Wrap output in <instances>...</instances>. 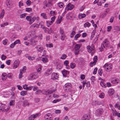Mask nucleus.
I'll list each match as a JSON object with an SVG mask.
<instances>
[{
    "instance_id": "f257e3e1",
    "label": "nucleus",
    "mask_w": 120,
    "mask_h": 120,
    "mask_svg": "<svg viewBox=\"0 0 120 120\" xmlns=\"http://www.w3.org/2000/svg\"><path fill=\"white\" fill-rule=\"evenodd\" d=\"M38 77L37 73H34L30 75L28 77V79L29 80H33L38 78Z\"/></svg>"
},
{
    "instance_id": "f03ea898",
    "label": "nucleus",
    "mask_w": 120,
    "mask_h": 120,
    "mask_svg": "<svg viewBox=\"0 0 120 120\" xmlns=\"http://www.w3.org/2000/svg\"><path fill=\"white\" fill-rule=\"evenodd\" d=\"M105 70L108 72H110L112 68V65L111 64H105L104 66Z\"/></svg>"
},
{
    "instance_id": "7ed1b4c3",
    "label": "nucleus",
    "mask_w": 120,
    "mask_h": 120,
    "mask_svg": "<svg viewBox=\"0 0 120 120\" xmlns=\"http://www.w3.org/2000/svg\"><path fill=\"white\" fill-rule=\"evenodd\" d=\"M109 45V42L107 39H105L101 44V47L102 49H106V47L108 46Z\"/></svg>"
},
{
    "instance_id": "20e7f679",
    "label": "nucleus",
    "mask_w": 120,
    "mask_h": 120,
    "mask_svg": "<svg viewBox=\"0 0 120 120\" xmlns=\"http://www.w3.org/2000/svg\"><path fill=\"white\" fill-rule=\"evenodd\" d=\"M10 107L8 106L7 107H5V105L4 104H2L0 106V110L3 112L8 111L10 109Z\"/></svg>"
},
{
    "instance_id": "39448f33",
    "label": "nucleus",
    "mask_w": 120,
    "mask_h": 120,
    "mask_svg": "<svg viewBox=\"0 0 120 120\" xmlns=\"http://www.w3.org/2000/svg\"><path fill=\"white\" fill-rule=\"evenodd\" d=\"M87 48L88 49V51L89 53H90L91 55H93L95 52V50L94 47L92 48L90 46H88L87 47Z\"/></svg>"
},
{
    "instance_id": "423d86ee",
    "label": "nucleus",
    "mask_w": 120,
    "mask_h": 120,
    "mask_svg": "<svg viewBox=\"0 0 120 120\" xmlns=\"http://www.w3.org/2000/svg\"><path fill=\"white\" fill-rule=\"evenodd\" d=\"M52 114L49 113L45 116L44 120H52Z\"/></svg>"
},
{
    "instance_id": "0eeeda50",
    "label": "nucleus",
    "mask_w": 120,
    "mask_h": 120,
    "mask_svg": "<svg viewBox=\"0 0 120 120\" xmlns=\"http://www.w3.org/2000/svg\"><path fill=\"white\" fill-rule=\"evenodd\" d=\"M104 112V110L102 108H99L96 110V115L98 116H100Z\"/></svg>"
},
{
    "instance_id": "6e6552de",
    "label": "nucleus",
    "mask_w": 120,
    "mask_h": 120,
    "mask_svg": "<svg viewBox=\"0 0 120 120\" xmlns=\"http://www.w3.org/2000/svg\"><path fill=\"white\" fill-rule=\"evenodd\" d=\"M74 5L71 4L70 3H69L67 5L65 8V10L67 11L71 10L74 8Z\"/></svg>"
},
{
    "instance_id": "1a4fd4ad",
    "label": "nucleus",
    "mask_w": 120,
    "mask_h": 120,
    "mask_svg": "<svg viewBox=\"0 0 120 120\" xmlns=\"http://www.w3.org/2000/svg\"><path fill=\"white\" fill-rule=\"evenodd\" d=\"M59 75L57 73H53L52 74L51 79L53 80H56L58 79Z\"/></svg>"
},
{
    "instance_id": "9d476101",
    "label": "nucleus",
    "mask_w": 120,
    "mask_h": 120,
    "mask_svg": "<svg viewBox=\"0 0 120 120\" xmlns=\"http://www.w3.org/2000/svg\"><path fill=\"white\" fill-rule=\"evenodd\" d=\"M64 87L66 90H68L70 89L72 87V85L70 83H67L65 84Z\"/></svg>"
},
{
    "instance_id": "9b49d317",
    "label": "nucleus",
    "mask_w": 120,
    "mask_h": 120,
    "mask_svg": "<svg viewBox=\"0 0 120 120\" xmlns=\"http://www.w3.org/2000/svg\"><path fill=\"white\" fill-rule=\"evenodd\" d=\"M90 118V116L88 114H85L82 118V120H89Z\"/></svg>"
},
{
    "instance_id": "f8f14e48",
    "label": "nucleus",
    "mask_w": 120,
    "mask_h": 120,
    "mask_svg": "<svg viewBox=\"0 0 120 120\" xmlns=\"http://www.w3.org/2000/svg\"><path fill=\"white\" fill-rule=\"evenodd\" d=\"M119 82V79L115 78H112L111 79V82L113 84H117Z\"/></svg>"
},
{
    "instance_id": "ddd939ff",
    "label": "nucleus",
    "mask_w": 120,
    "mask_h": 120,
    "mask_svg": "<svg viewBox=\"0 0 120 120\" xmlns=\"http://www.w3.org/2000/svg\"><path fill=\"white\" fill-rule=\"evenodd\" d=\"M101 102L95 100L93 101L91 103V104L95 106L101 105Z\"/></svg>"
},
{
    "instance_id": "4468645a",
    "label": "nucleus",
    "mask_w": 120,
    "mask_h": 120,
    "mask_svg": "<svg viewBox=\"0 0 120 120\" xmlns=\"http://www.w3.org/2000/svg\"><path fill=\"white\" fill-rule=\"evenodd\" d=\"M19 60H17L14 61V63L13 68L15 69L19 65Z\"/></svg>"
},
{
    "instance_id": "2eb2a0df",
    "label": "nucleus",
    "mask_w": 120,
    "mask_h": 120,
    "mask_svg": "<svg viewBox=\"0 0 120 120\" xmlns=\"http://www.w3.org/2000/svg\"><path fill=\"white\" fill-rule=\"evenodd\" d=\"M37 50L41 52L43 51V49L41 45H38L35 47Z\"/></svg>"
},
{
    "instance_id": "dca6fc26",
    "label": "nucleus",
    "mask_w": 120,
    "mask_h": 120,
    "mask_svg": "<svg viewBox=\"0 0 120 120\" xmlns=\"http://www.w3.org/2000/svg\"><path fill=\"white\" fill-rule=\"evenodd\" d=\"M52 69H49L46 70V72L44 73V75L46 76H48L52 73Z\"/></svg>"
},
{
    "instance_id": "f3484780",
    "label": "nucleus",
    "mask_w": 120,
    "mask_h": 120,
    "mask_svg": "<svg viewBox=\"0 0 120 120\" xmlns=\"http://www.w3.org/2000/svg\"><path fill=\"white\" fill-rule=\"evenodd\" d=\"M112 113L114 115L117 116L118 117H120V113L117 112L116 110H112Z\"/></svg>"
},
{
    "instance_id": "a211bd4d",
    "label": "nucleus",
    "mask_w": 120,
    "mask_h": 120,
    "mask_svg": "<svg viewBox=\"0 0 120 120\" xmlns=\"http://www.w3.org/2000/svg\"><path fill=\"white\" fill-rule=\"evenodd\" d=\"M29 105V103L27 100L25 99L22 105L23 106L25 107L26 106H28Z\"/></svg>"
},
{
    "instance_id": "6ab92c4d",
    "label": "nucleus",
    "mask_w": 120,
    "mask_h": 120,
    "mask_svg": "<svg viewBox=\"0 0 120 120\" xmlns=\"http://www.w3.org/2000/svg\"><path fill=\"white\" fill-rule=\"evenodd\" d=\"M109 94L110 95H113L115 92L114 89L112 88H110L109 91Z\"/></svg>"
},
{
    "instance_id": "aec40b11",
    "label": "nucleus",
    "mask_w": 120,
    "mask_h": 120,
    "mask_svg": "<svg viewBox=\"0 0 120 120\" xmlns=\"http://www.w3.org/2000/svg\"><path fill=\"white\" fill-rule=\"evenodd\" d=\"M41 59L42 61L44 63H47L48 61V58L45 56L42 58L41 57Z\"/></svg>"
},
{
    "instance_id": "412c9836",
    "label": "nucleus",
    "mask_w": 120,
    "mask_h": 120,
    "mask_svg": "<svg viewBox=\"0 0 120 120\" xmlns=\"http://www.w3.org/2000/svg\"><path fill=\"white\" fill-rule=\"evenodd\" d=\"M33 90L34 91H36V93L37 94H38L39 92V90L38 88L37 87H35V86H33Z\"/></svg>"
},
{
    "instance_id": "4be33fe9",
    "label": "nucleus",
    "mask_w": 120,
    "mask_h": 120,
    "mask_svg": "<svg viewBox=\"0 0 120 120\" xmlns=\"http://www.w3.org/2000/svg\"><path fill=\"white\" fill-rule=\"evenodd\" d=\"M2 76L4 78H2V80L4 81L5 80L7 77V74L5 73H3L2 74Z\"/></svg>"
},
{
    "instance_id": "5701e85b",
    "label": "nucleus",
    "mask_w": 120,
    "mask_h": 120,
    "mask_svg": "<svg viewBox=\"0 0 120 120\" xmlns=\"http://www.w3.org/2000/svg\"><path fill=\"white\" fill-rule=\"evenodd\" d=\"M41 15L42 18L45 19H47V17L46 15V14L45 13H42L41 14Z\"/></svg>"
},
{
    "instance_id": "b1692460",
    "label": "nucleus",
    "mask_w": 120,
    "mask_h": 120,
    "mask_svg": "<svg viewBox=\"0 0 120 120\" xmlns=\"http://www.w3.org/2000/svg\"><path fill=\"white\" fill-rule=\"evenodd\" d=\"M86 15L85 14H80L78 15V17L79 19H81L84 18L86 16Z\"/></svg>"
},
{
    "instance_id": "393cba45",
    "label": "nucleus",
    "mask_w": 120,
    "mask_h": 120,
    "mask_svg": "<svg viewBox=\"0 0 120 120\" xmlns=\"http://www.w3.org/2000/svg\"><path fill=\"white\" fill-rule=\"evenodd\" d=\"M5 13V11L3 9L2 10V12L0 14V19H2L4 16Z\"/></svg>"
},
{
    "instance_id": "a878e982",
    "label": "nucleus",
    "mask_w": 120,
    "mask_h": 120,
    "mask_svg": "<svg viewBox=\"0 0 120 120\" xmlns=\"http://www.w3.org/2000/svg\"><path fill=\"white\" fill-rule=\"evenodd\" d=\"M55 90H48L45 91V94L46 95L49 94H51L52 93L55 91Z\"/></svg>"
},
{
    "instance_id": "bb28decb",
    "label": "nucleus",
    "mask_w": 120,
    "mask_h": 120,
    "mask_svg": "<svg viewBox=\"0 0 120 120\" xmlns=\"http://www.w3.org/2000/svg\"><path fill=\"white\" fill-rule=\"evenodd\" d=\"M91 84H94V82L95 81V78L94 76H92L91 78Z\"/></svg>"
},
{
    "instance_id": "cd10ccee",
    "label": "nucleus",
    "mask_w": 120,
    "mask_h": 120,
    "mask_svg": "<svg viewBox=\"0 0 120 120\" xmlns=\"http://www.w3.org/2000/svg\"><path fill=\"white\" fill-rule=\"evenodd\" d=\"M27 94V91H22L20 92V94L22 96H24Z\"/></svg>"
},
{
    "instance_id": "c85d7f7f",
    "label": "nucleus",
    "mask_w": 120,
    "mask_h": 120,
    "mask_svg": "<svg viewBox=\"0 0 120 120\" xmlns=\"http://www.w3.org/2000/svg\"><path fill=\"white\" fill-rule=\"evenodd\" d=\"M62 73L64 76H66L68 73V72L65 70H64L62 71Z\"/></svg>"
},
{
    "instance_id": "c756f323",
    "label": "nucleus",
    "mask_w": 120,
    "mask_h": 120,
    "mask_svg": "<svg viewBox=\"0 0 120 120\" xmlns=\"http://www.w3.org/2000/svg\"><path fill=\"white\" fill-rule=\"evenodd\" d=\"M58 6L60 8H63L64 7V4L62 2H59L57 4Z\"/></svg>"
},
{
    "instance_id": "7c9ffc66",
    "label": "nucleus",
    "mask_w": 120,
    "mask_h": 120,
    "mask_svg": "<svg viewBox=\"0 0 120 120\" xmlns=\"http://www.w3.org/2000/svg\"><path fill=\"white\" fill-rule=\"evenodd\" d=\"M36 19V18L35 16H34L32 18L31 22H29V24L31 25L35 21Z\"/></svg>"
},
{
    "instance_id": "2f4dec72",
    "label": "nucleus",
    "mask_w": 120,
    "mask_h": 120,
    "mask_svg": "<svg viewBox=\"0 0 120 120\" xmlns=\"http://www.w3.org/2000/svg\"><path fill=\"white\" fill-rule=\"evenodd\" d=\"M90 25V24L88 22H87L85 23L84 25L85 27H89Z\"/></svg>"
},
{
    "instance_id": "473e14b6",
    "label": "nucleus",
    "mask_w": 120,
    "mask_h": 120,
    "mask_svg": "<svg viewBox=\"0 0 120 120\" xmlns=\"http://www.w3.org/2000/svg\"><path fill=\"white\" fill-rule=\"evenodd\" d=\"M76 64H75L73 63H71L70 64V67L71 68L74 69L75 67Z\"/></svg>"
},
{
    "instance_id": "72a5a7b5",
    "label": "nucleus",
    "mask_w": 120,
    "mask_h": 120,
    "mask_svg": "<svg viewBox=\"0 0 120 120\" xmlns=\"http://www.w3.org/2000/svg\"><path fill=\"white\" fill-rule=\"evenodd\" d=\"M51 5L52 4L50 2H49L45 5V6H44V8H46V7H49L51 6Z\"/></svg>"
},
{
    "instance_id": "f704fd0d",
    "label": "nucleus",
    "mask_w": 120,
    "mask_h": 120,
    "mask_svg": "<svg viewBox=\"0 0 120 120\" xmlns=\"http://www.w3.org/2000/svg\"><path fill=\"white\" fill-rule=\"evenodd\" d=\"M81 36V34H76L75 36L74 40H77V39L79 38Z\"/></svg>"
},
{
    "instance_id": "c9c22d12",
    "label": "nucleus",
    "mask_w": 120,
    "mask_h": 120,
    "mask_svg": "<svg viewBox=\"0 0 120 120\" xmlns=\"http://www.w3.org/2000/svg\"><path fill=\"white\" fill-rule=\"evenodd\" d=\"M32 17L30 16H27L26 17V19L28 21H29V22H31Z\"/></svg>"
},
{
    "instance_id": "e433bc0d",
    "label": "nucleus",
    "mask_w": 120,
    "mask_h": 120,
    "mask_svg": "<svg viewBox=\"0 0 120 120\" xmlns=\"http://www.w3.org/2000/svg\"><path fill=\"white\" fill-rule=\"evenodd\" d=\"M19 6L20 8H21L22 6H24V4L22 2V1L21 0L19 3Z\"/></svg>"
},
{
    "instance_id": "4c0bfd02",
    "label": "nucleus",
    "mask_w": 120,
    "mask_h": 120,
    "mask_svg": "<svg viewBox=\"0 0 120 120\" xmlns=\"http://www.w3.org/2000/svg\"><path fill=\"white\" fill-rule=\"evenodd\" d=\"M80 48V46L79 45V44H76L75 47V50H79V49Z\"/></svg>"
},
{
    "instance_id": "58836bf2",
    "label": "nucleus",
    "mask_w": 120,
    "mask_h": 120,
    "mask_svg": "<svg viewBox=\"0 0 120 120\" xmlns=\"http://www.w3.org/2000/svg\"><path fill=\"white\" fill-rule=\"evenodd\" d=\"M55 13L54 11H51L50 12L49 15L50 16L54 15H55Z\"/></svg>"
},
{
    "instance_id": "ea45409f",
    "label": "nucleus",
    "mask_w": 120,
    "mask_h": 120,
    "mask_svg": "<svg viewBox=\"0 0 120 120\" xmlns=\"http://www.w3.org/2000/svg\"><path fill=\"white\" fill-rule=\"evenodd\" d=\"M95 30H94L92 32L90 38L91 39H92L94 37L95 33Z\"/></svg>"
},
{
    "instance_id": "a19ab883",
    "label": "nucleus",
    "mask_w": 120,
    "mask_h": 120,
    "mask_svg": "<svg viewBox=\"0 0 120 120\" xmlns=\"http://www.w3.org/2000/svg\"><path fill=\"white\" fill-rule=\"evenodd\" d=\"M52 23H53L52 22L49 21H48L46 22L47 25V26L49 27V26L50 25H51L52 24Z\"/></svg>"
},
{
    "instance_id": "79ce46f5",
    "label": "nucleus",
    "mask_w": 120,
    "mask_h": 120,
    "mask_svg": "<svg viewBox=\"0 0 120 120\" xmlns=\"http://www.w3.org/2000/svg\"><path fill=\"white\" fill-rule=\"evenodd\" d=\"M32 26L34 28L36 27L38 28L39 27V25L38 24L36 23L33 24L32 25Z\"/></svg>"
},
{
    "instance_id": "37998d69",
    "label": "nucleus",
    "mask_w": 120,
    "mask_h": 120,
    "mask_svg": "<svg viewBox=\"0 0 120 120\" xmlns=\"http://www.w3.org/2000/svg\"><path fill=\"white\" fill-rule=\"evenodd\" d=\"M14 43L15 45H16V44L18 43L20 44L21 42L20 40L19 39H18L16 40V41H15V42H14Z\"/></svg>"
},
{
    "instance_id": "c03bdc74",
    "label": "nucleus",
    "mask_w": 120,
    "mask_h": 120,
    "mask_svg": "<svg viewBox=\"0 0 120 120\" xmlns=\"http://www.w3.org/2000/svg\"><path fill=\"white\" fill-rule=\"evenodd\" d=\"M61 101V99H58L54 100L52 101V103H56L57 102H59Z\"/></svg>"
},
{
    "instance_id": "a18cd8bd",
    "label": "nucleus",
    "mask_w": 120,
    "mask_h": 120,
    "mask_svg": "<svg viewBox=\"0 0 120 120\" xmlns=\"http://www.w3.org/2000/svg\"><path fill=\"white\" fill-rule=\"evenodd\" d=\"M8 25V22H6L5 23H3L1 24V26L2 27H4L5 26H6Z\"/></svg>"
},
{
    "instance_id": "49530a36",
    "label": "nucleus",
    "mask_w": 120,
    "mask_h": 120,
    "mask_svg": "<svg viewBox=\"0 0 120 120\" xmlns=\"http://www.w3.org/2000/svg\"><path fill=\"white\" fill-rule=\"evenodd\" d=\"M67 57V56L65 54L63 55L60 58V59L63 60L65 59Z\"/></svg>"
},
{
    "instance_id": "de8ad7c7",
    "label": "nucleus",
    "mask_w": 120,
    "mask_h": 120,
    "mask_svg": "<svg viewBox=\"0 0 120 120\" xmlns=\"http://www.w3.org/2000/svg\"><path fill=\"white\" fill-rule=\"evenodd\" d=\"M22 72V71H20V72L19 74V79L22 78L23 77Z\"/></svg>"
},
{
    "instance_id": "09e8293b",
    "label": "nucleus",
    "mask_w": 120,
    "mask_h": 120,
    "mask_svg": "<svg viewBox=\"0 0 120 120\" xmlns=\"http://www.w3.org/2000/svg\"><path fill=\"white\" fill-rule=\"evenodd\" d=\"M34 116L33 115H32L29 117V120H34Z\"/></svg>"
},
{
    "instance_id": "8fccbe9b",
    "label": "nucleus",
    "mask_w": 120,
    "mask_h": 120,
    "mask_svg": "<svg viewBox=\"0 0 120 120\" xmlns=\"http://www.w3.org/2000/svg\"><path fill=\"white\" fill-rule=\"evenodd\" d=\"M104 96L105 94L104 93L102 92L99 95V96L101 98H102L104 97Z\"/></svg>"
},
{
    "instance_id": "3c124183",
    "label": "nucleus",
    "mask_w": 120,
    "mask_h": 120,
    "mask_svg": "<svg viewBox=\"0 0 120 120\" xmlns=\"http://www.w3.org/2000/svg\"><path fill=\"white\" fill-rule=\"evenodd\" d=\"M46 46L47 47L49 48H51L53 47V45L52 44H46Z\"/></svg>"
},
{
    "instance_id": "603ef678",
    "label": "nucleus",
    "mask_w": 120,
    "mask_h": 120,
    "mask_svg": "<svg viewBox=\"0 0 120 120\" xmlns=\"http://www.w3.org/2000/svg\"><path fill=\"white\" fill-rule=\"evenodd\" d=\"M35 57H31L30 56H29L28 57V59L29 60L32 61L34 60L35 59Z\"/></svg>"
},
{
    "instance_id": "864d4df0",
    "label": "nucleus",
    "mask_w": 120,
    "mask_h": 120,
    "mask_svg": "<svg viewBox=\"0 0 120 120\" xmlns=\"http://www.w3.org/2000/svg\"><path fill=\"white\" fill-rule=\"evenodd\" d=\"M68 64L69 61L68 60H66L64 62V64L65 65L66 67L68 66L69 67V66L68 65Z\"/></svg>"
},
{
    "instance_id": "5fc2aeb1",
    "label": "nucleus",
    "mask_w": 120,
    "mask_h": 120,
    "mask_svg": "<svg viewBox=\"0 0 120 120\" xmlns=\"http://www.w3.org/2000/svg\"><path fill=\"white\" fill-rule=\"evenodd\" d=\"M12 75V74L11 73H8L7 75V77L8 78L11 79Z\"/></svg>"
},
{
    "instance_id": "6e6d98bb",
    "label": "nucleus",
    "mask_w": 120,
    "mask_h": 120,
    "mask_svg": "<svg viewBox=\"0 0 120 120\" xmlns=\"http://www.w3.org/2000/svg\"><path fill=\"white\" fill-rule=\"evenodd\" d=\"M6 58V56L4 54L2 55L1 56V58L2 60H4Z\"/></svg>"
},
{
    "instance_id": "4d7b16f0",
    "label": "nucleus",
    "mask_w": 120,
    "mask_h": 120,
    "mask_svg": "<svg viewBox=\"0 0 120 120\" xmlns=\"http://www.w3.org/2000/svg\"><path fill=\"white\" fill-rule=\"evenodd\" d=\"M59 32L60 35L64 34V31L61 28H60Z\"/></svg>"
},
{
    "instance_id": "13d9d810",
    "label": "nucleus",
    "mask_w": 120,
    "mask_h": 120,
    "mask_svg": "<svg viewBox=\"0 0 120 120\" xmlns=\"http://www.w3.org/2000/svg\"><path fill=\"white\" fill-rule=\"evenodd\" d=\"M26 11L28 12L31 11L32 9L31 8H26Z\"/></svg>"
},
{
    "instance_id": "bf43d9fd",
    "label": "nucleus",
    "mask_w": 120,
    "mask_h": 120,
    "mask_svg": "<svg viewBox=\"0 0 120 120\" xmlns=\"http://www.w3.org/2000/svg\"><path fill=\"white\" fill-rule=\"evenodd\" d=\"M75 34V31H72L70 37L71 38H72L74 36Z\"/></svg>"
},
{
    "instance_id": "052dcab7",
    "label": "nucleus",
    "mask_w": 120,
    "mask_h": 120,
    "mask_svg": "<svg viewBox=\"0 0 120 120\" xmlns=\"http://www.w3.org/2000/svg\"><path fill=\"white\" fill-rule=\"evenodd\" d=\"M61 35V39L62 40H64L65 37V34L60 35Z\"/></svg>"
},
{
    "instance_id": "680f3d73",
    "label": "nucleus",
    "mask_w": 120,
    "mask_h": 120,
    "mask_svg": "<svg viewBox=\"0 0 120 120\" xmlns=\"http://www.w3.org/2000/svg\"><path fill=\"white\" fill-rule=\"evenodd\" d=\"M26 13H24L21 15L20 16V17L21 18H24L25 17V16H26Z\"/></svg>"
},
{
    "instance_id": "e2e57ef3",
    "label": "nucleus",
    "mask_w": 120,
    "mask_h": 120,
    "mask_svg": "<svg viewBox=\"0 0 120 120\" xmlns=\"http://www.w3.org/2000/svg\"><path fill=\"white\" fill-rule=\"evenodd\" d=\"M86 82V86L87 87H89L90 86V82L89 81L87 82Z\"/></svg>"
},
{
    "instance_id": "0e129e2a",
    "label": "nucleus",
    "mask_w": 120,
    "mask_h": 120,
    "mask_svg": "<svg viewBox=\"0 0 120 120\" xmlns=\"http://www.w3.org/2000/svg\"><path fill=\"white\" fill-rule=\"evenodd\" d=\"M26 69V67L25 66H24L23 68V69L22 70H20V71H22V72H24Z\"/></svg>"
},
{
    "instance_id": "69168bd1",
    "label": "nucleus",
    "mask_w": 120,
    "mask_h": 120,
    "mask_svg": "<svg viewBox=\"0 0 120 120\" xmlns=\"http://www.w3.org/2000/svg\"><path fill=\"white\" fill-rule=\"evenodd\" d=\"M85 8V7L84 6H82L80 8L79 10L81 11H82L84 10Z\"/></svg>"
},
{
    "instance_id": "338daca9",
    "label": "nucleus",
    "mask_w": 120,
    "mask_h": 120,
    "mask_svg": "<svg viewBox=\"0 0 120 120\" xmlns=\"http://www.w3.org/2000/svg\"><path fill=\"white\" fill-rule=\"evenodd\" d=\"M98 72L99 74L101 75L102 73V70L101 69H99L98 71Z\"/></svg>"
},
{
    "instance_id": "774afa93",
    "label": "nucleus",
    "mask_w": 120,
    "mask_h": 120,
    "mask_svg": "<svg viewBox=\"0 0 120 120\" xmlns=\"http://www.w3.org/2000/svg\"><path fill=\"white\" fill-rule=\"evenodd\" d=\"M100 84L101 86L103 87H105V84L103 82L101 81L100 82Z\"/></svg>"
}]
</instances>
